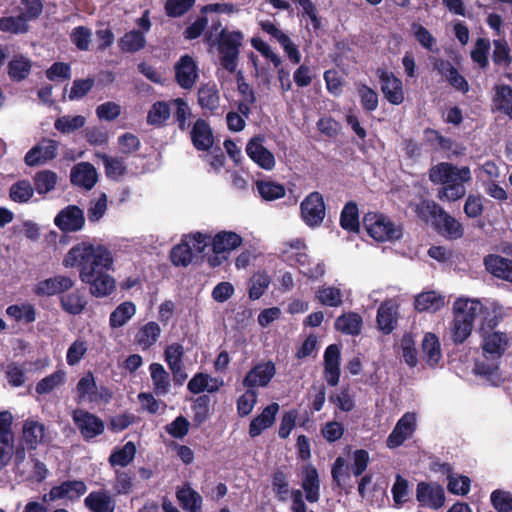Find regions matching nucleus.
Here are the masks:
<instances>
[{"instance_id":"bf43d9fd","label":"nucleus","mask_w":512,"mask_h":512,"mask_svg":"<svg viewBox=\"0 0 512 512\" xmlns=\"http://www.w3.org/2000/svg\"><path fill=\"white\" fill-rule=\"evenodd\" d=\"M357 91L362 108L367 112L375 111L378 107L377 92L364 83L357 86Z\"/></svg>"},{"instance_id":"9d476101","label":"nucleus","mask_w":512,"mask_h":512,"mask_svg":"<svg viewBox=\"0 0 512 512\" xmlns=\"http://www.w3.org/2000/svg\"><path fill=\"white\" fill-rule=\"evenodd\" d=\"M376 75L381 84V91L385 99L393 104L400 105L404 101L403 83L400 78L391 71L384 68H378Z\"/></svg>"},{"instance_id":"6e6552de","label":"nucleus","mask_w":512,"mask_h":512,"mask_svg":"<svg viewBox=\"0 0 512 512\" xmlns=\"http://www.w3.org/2000/svg\"><path fill=\"white\" fill-rule=\"evenodd\" d=\"M416 500L419 507L438 510L445 504L444 488L436 482L421 481L416 486Z\"/></svg>"},{"instance_id":"c9c22d12","label":"nucleus","mask_w":512,"mask_h":512,"mask_svg":"<svg viewBox=\"0 0 512 512\" xmlns=\"http://www.w3.org/2000/svg\"><path fill=\"white\" fill-rule=\"evenodd\" d=\"M6 314L17 323L30 324L36 321L37 312L33 304L24 302L6 308Z\"/></svg>"},{"instance_id":"de8ad7c7","label":"nucleus","mask_w":512,"mask_h":512,"mask_svg":"<svg viewBox=\"0 0 512 512\" xmlns=\"http://www.w3.org/2000/svg\"><path fill=\"white\" fill-rule=\"evenodd\" d=\"M76 391L80 400L97 401V384L91 371L79 379Z\"/></svg>"},{"instance_id":"2eb2a0df","label":"nucleus","mask_w":512,"mask_h":512,"mask_svg":"<svg viewBox=\"0 0 512 512\" xmlns=\"http://www.w3.org/2000/svg\"><path fill=\"white\" fill-rule=\"evenodd\" d=\"M58 142L55 140H43L32 147L25 155V164L29 167L42 165L57 156Z\"/></svg>"},{"instance_id":"5701e85b","label":"nucleus","mask_w":512,"mask_h":512,"mask_svg":"<svg viewBox=\"0 0 512 512\" xmlns=\"http://www.w3.org/2000/svg\"><path fill=\"white\" fill-rule=\"evenodd\" d=\"M98 180L95 167L89 162H81L71 169L70 181L86 190L92 189Z\"/></svg>"},{"instance_id":"7ed1b4c3","label":"nucleus","mask_w":512,"mask_h":512,"mask_svg":"<svg viewBox=\"0 0 512 512\" xmlns=\"http://www.w3.org/2000/svg\"><path fill=\"white\" fill-rule=\"evenodd\" d=\"M483 309L479 300L458 298L453 304L451 339L456 345L464 343L471 335L474 321Z\"/></svg>"},{"instance_id":"f8f14e48","label":"nucleus","mask_w":512,"mask_h":512,"mask_svg":"<svg viewBox=\"0 0 512 512\" xmlns=\"http://www.w3.org/2000/svg\"><path fill=\"white\" fill-rule=\"evenodd\" d=\"M54 223L65 233L80 231L85 224L83 210L76 205H68L56 215Z\"/></svg>"},{"instance_id":"b1692460","label":"nucleus","mask_w":512,"mask_h":512,"mask_svg":"<svg viewBox=\"0 0 512 512\" xmlns=\"http://www.w3.org/2000/svg\"><path fill=\"white\" fill-rule=\"evenodd\" d=\"M397 309L392 300L381 303L377 310L376 322L378 329L385 335L392 333L397 325Z\"/></svg>"},{"instance_id":"a878e982","label":"nucleus","mask_w":512,"mask_h":512,"mask_svg":"<svg viewBox=\"0 0 512 512\" xmlns=\"http://www.w3.org/2000/svg\"><path fill=\"white\" fill-rule=\"evenodd\" d=\"M302 488L309 503L318 502L320 498V480L318 471L312 464L303 467Z\"/></svg>"},{"instance_id":"4d7b16f0","label":"nucleus","mask_w":512,"mask_h":512,"mask_svg":"<svg viewBox=\"0 0 512 512\" xmlns=\"http://www.w3.org/2000/svg\"><path fill=\"white\" fill-rule=\"evenodd\" d=\"M443 208L433 200H422L415 207V213L419 219L424 222L431 220L432 225L434 224L435 218L441 212Z\"/></svg>"},{"instance_id":"aec40b11","label":"nucleus","mask_w":512,"mask_h":512,"mask_svg":"<svg viewBox=\"0 0 512 512\" xmlns=\"http://www.w3.org/2000/svg\"><path fill=\"white\" fill-rule=\"evenodd\" d=\"M341 352L337 344L329 345L324 352V376L331 387L338 385L340 380Z\"/></svg>"},{"instance_id":"dca6fc26","label":"nucleus","mask_w":512,"mask_h":512,"mask_svg":"<svg viewBox=\"0 0 512 512\" xmlns=\"http://www.w3.org/2000/svg\"><path fill=\"white\" fill-rule=\"evenodd\" d=\"M491 111L512 121V87L496 84L491 97Z\"/></svg>"},{"instance_id":"4468645a","label":"nucleus","mask_w":512,"mask_h":512,"mask_svg":"<svg viewBox=\"0 0 512 512\" xmlns=\"http://www.w3.org/2000/svg\"><path fill=\"white\" fill-rule=\"evenodd\" d=\"M264 138L255 136L251 138L246 145V154L260 168L271 171L274 169L276 161L273 153L263 145Z\"/></svg>"},{"instance_id":"0eeeda50","label":"nucleus","mask_w":512,"mask_h":512,"mask_svg":"<svg viewBox=\"0 0 512 512\" xmlns=\"http://www.w3.org/2000/svg\"><path fill=\"white\" fill-rule=\"evenodd\" d=\"M72 419L81 436L87 442L101 435L105 430L104 421L87 410H74Z\"/></svg>"},{"instance_id":"ea45409f","label":"nucleus","mask_w":512,"mask_h":512,"mask_svg":"<svg viewBox=\"0 0 512 512\" xmlns=\"http://www.w3.org/2000/svg\"><path fill=\"white\" fill-rule=\"evenodd\" d=\"M444 297L435 291L422 292L416 296L414 307L419 312H436L444 306Z\"/></svg>"},{"instance_id":"49530a36","label":"nucleus","mask_w":512,"mask_h":512,"mask_svg":"<svg viewBox=\"0 0 512 512\" xmlns=\"http://www.w3.org/2000/svg\"><path fill=\"white\" fill-rule=\"evenodd\" d=\"M256 188L264 201H274L286 195L285 186L271 180H257Z\"/></svg>"},{"instance_id":"bb28decb","label":"nucleus","mask_w":512,"mask_h":512,"mask_svg":"<svg viewBox=\"0 0 512 512\" xmlns=\"http://www.w3.org/2000/svg\"><path fill=\"white\" fill-rule=\"evenodd\" d=\"M32 70V61L23 54H16L7 64V75L12 82L27 79Z\"/></svg>"},{"instance_id":"2f4dec72","label":"nucleus","mask_w":512,"mask_h":512,"mask_svg":"<svg viewBox=\"0 0 512 512\" xmlns=\"http://www.w3.org/2000/svg\"><path fill=\"white\" fill-rule=\"evenodd\" d=\"M46 427L36 420H26L23 426V439L29 450H35L44 442Z\"/></svg>"},{"instance_id":"f257e3e1","label":"nucleus","mask_w":512,"mask_h":512,"mask_svg":"<svg viewBox=\"0 0 512 512\" xmlns=\"http://www.w3.org/2000/svg\"><path fill=\"white\" fill-rule=\"evenodd\" d=\"M66 268L77 267L82 283L96 298L109 296L116 288L115 279L108 273L113 266L111 252L103 245L82 242L73 246L63 259Z\"/></svg>"},{"instance_id":"c03bdc74","label":"nucleus","mask_w":512,"mask_h":512,"mask_svg":"<svg viewBox=\"0 0 512 512\" xmlns=\"http://www.w3.org/2000/svg\"><path fill=\"white\" fill-rule=\"evenodd\" d=\"M136 451L135 443L128 441L121 448H116L112 451L108 462L112 467H126L134 460Z\"/></svg>"},{"instance_id":"9b49d317","label":"nucleus","mask_w":512,"mask_h":512,"mask_svg":"<svg viewBox=\"0 0 512 512\" xmlns=\"http://www.w3.org/2000/svg\"><path fill=\"white\" fill-rule=\"evenodd\" d=\"M417 427L416 416L414 413H405L396 423L392 432L389 434L386 444L390 449L401 446L407 439L412 437Z\"/></svg>"},{"instance_id":"8fccbe9b","label":"nucleus","mask_w":512,"mask_h":512,"mask_svg":"<svg viewBox=\"0 0 512 512\" xmlns=\"http://www.w3.org/2000/svg\"><path fill=\"white\" fill-rule=\"evenodd\" d=\"M171 115V109L167 102L157 101L155 102L147 114V123L153 126L161 127L169 119Z\"/></svg>"},{"instance_id":"a18cd8bd","label":"nucleus","mask_w":512,"mask_h":512,"mask_svg":"<svg viewBox=\"0 0 512 512\" xmlns=\"http://www.w3.org/2000/svg\"><path fill=\"white\" fill-rule=\"evenodd\" d=\"M154 392L157 395H166L170 388V376L160 363H152L149 366Z\"/></svg>"},{"instance_id":"6ab92c4d","label":"nucleus","mask_w":512,"mask_h":512,"mask_svg":"<svg viewBox=\"0 0 512 512\" xmlns=\"http://www.w3.org/2000/svg\"><path fill=\"white\" fill-rule=\"evenodd\" d=\"M486 271L493 277L512 284V259L499 254H488L483 259Z\"/></svg>"},{"instance_id":"423d86ee","label":"nucleus","mask_w":512,"mask_h":512,"mask_svg":"<svg viewBox=\"0 0 512 512\" xmlns=\"http://www.w3.org/2000/svg\"><path fill=\"white\" fill-rule=\"evenodd\" d=\"M301 218L309 227H318L322 224L325 214V202L321 193L314 191L308 194L300 205Z\"/></svg>"},{"instance_id":"cd10ccee","label":"nucleus","mask_w":512,"mask_h":512,"mask_svg":"<svg viewBox=\"0 0 512 512\" xmlns=\"http://www.w3.org/2000/svg\"><path fill=\"white\" fill-rule=\"evenodd\" d=\"M242 237L232 231L218 232L212 238V251L215 254H229L242 244Z\"/></svg>"},{"instance_id":"09e8293b","label":"nucleus","mask_w":512,"mask_h":512,"mask_svg":"<svg viewBox=\"0 0 512 512\" xmlns=\"http://www.w3.org/2000/svg\"><path fill=\"white\" fill-rule=\"evenodd\" d=\"M29 24L24 16H5L0 18V31L13 35L25 34L29 31Z\"/></svg>"},{"instance_id":"338daca9","label":"nucleus","mask_w":512,"mask_h":512,"mask_svg":"<svg viewBox=\"0 0 512 512\" xmlns=\"http://www.w3.org/2000/svg\"><path fill=\"white\" fill-rule=\"evenodd\" d=\"M211 399L208 395H200L198 396L192 405V410L194 413V422L198 425L204 423L209 417V408H210Z\"/></svg>"},{"instance_id":"6e6d98bb","label":"nucleus","mask_w":512,"mask_h":512,"mask_svg":"<svg viewBox=\"0 0 512 512\" xmlns=\"http://www.w3.org/2000/svg\"><path fill=\"white\" fill-rule=\"evenodd\" d=\"M272 490L279 501H286L289 495V480L286 473L276 469L271 476Z\"/></svg>"},{"instance_id":"c85d7f7f","label":"nucleus","mask_w":512,"mask_h":512,"mask_svg":"<svg viewBox=\"0 0 512 512\" xmlns=\"http://www.w3.org/2000/svg\"><path fill=\"white\" fill-rule=\"evenodd\" d=\"M422 356L428 366L435 368L442 359L441 345L434 333H426L421 344Z\"/></svg>"},{"instance_id":"473e14b6","label":"nucleus","mask_w":512,"mask_h":512,"mask_svg":"<svg viewBox=\"0 0 512 512\" xmlns=\"http://www.w3.org/2000/svg\"><path fill=\"white\" fill-rule=\"evenodd\" d=\"M59 303L62 310L70 315L81 314L87 306L85 296L78 289L65 292L59 297Z\"/></svg>"},{"instance_id":"680f3d73","label":"nucleus","mask_w":512,"mask_h":512,"mask_svg":"<svg viewBox=\"0 0 512 512\" xmlns=\"http://www.w3.org/2000/svg\"><path fill=\"white\" fill-rule=\"evenodd\" d=\"M257 391L252 388H247V390L238 398L237 400V413L240 417L248 416L256 402H257Z\"/></svg>"},{"instance_id":"a19ab883","label":"nucleus","mask_w":512,"mask_h":512,"mask_svg":"<svg viewBox=\"0 0 512 512\" xmlns=\"http://www.w3.org/2000/svg\"><path fill=\"white\" fill-rule=\"evenodd\" d=\"M340 226L342 229L358 233L360 231L359 210L354 201L347 202L340 214Z\"/></svg>"},{"instance_id":"79ce46f5","label":"nucleus","mask_w":512,"mask_h":512,"mask_svg":"<svg viewBox=\"0 0 512 512\" xmlns=\"http://www.w3.org/2000/svg\"><path fill=\"white\" fill-rule=\"evenodd\" d=\"M136 313V306L131 301H125L119 304L109 316V325L111 328H120L124 326Z\"/></svg>"},{"instance_id":"a211bd4d","label":"nucleus","mask_w":512,"mask_h":512,"mask_svg":"<svg viewBox=\"0 0 512 512\" xmlns=\"http://www.w3.org/2000/svg\"><path fill=\"white\" fill-rule=\"evenodd\" d=\"M175 79L183 89H191L198 77L197 65L192 56L185 54L175 64Z\"/></svg>"},{"instance_id":"7c9ffc66","label":"nucleus","mask_w":512,"mask_h":512,"mask_svg":"<svg viewBox=\"0 0 512 512\" xmlns=\"http://www.w3.org/2000/svg\"><path fill=\"white\" fill-rule=\"evenodd\" d=\"M85 506L91 512H114L116 503L106 491H92L84 500Z\"/></svg>"},{"instance_id":"e433bc0d","label":"nucleus","mask_w":512,"mask_h":512,"mask_svg":"<svg viewBox=\"0 0 512 512\" xmlns=\"http://www.w3.org/2000/svg\"><path fill=\"white\" fill-rule=\"evenodd\" d=\"M362 324V317L355 312L344 313L335 320L336 330L352 336L360 334Z\"/></svg>"},{"instance_id":"4be33fe9","label":"nucleus","mask_w":512,"mask_h":512,"mask_svg":"<svg viewBox=\"0 0 512 512\" xmlns=\"http://www.w3.org/2000/svg\"><path fill=\"white\" fill-rule=\"evenodd\" d=\"M190 137L194 148L198 151H208L214 144L213 131L209 123L202 118L194 122Z\"/></svg>"},{"instance_id":"3c124183","label":"nucleus","mask_w":512,"mask_h":512,"mask_svg":"<svg viewBox=\"0 0 512 512\" xmlns=\"http://www.w3.org/2000/svg\"><path fill=\"white\" fill-rule=\"evenodd\" d=\"M331 475L333 483L338 488L343 489L346 486L350 485V468L346 465V461L343 457H337L335 459L331 469Z\"/></svg>"},{"instance_id":"774afa93","label":"nucleus","mask_w":512,"mask_h":512,"mask_svg":"<svg viewBox=\"0 0 512 512\" xmlns=\"http://www.w3.org/2000/svg\"><path fill=\"white\" fill-rule=\"evenodd\" d=\"M491 503L498 512H512V494L503 490L491 493Z\"/></svg>"},{"instance_id":"603ef678","label":"nucleus","mask_w":512,"mask_h":512,"mask_svg":"<svg viewBox=\"0 0 512 512\" xmlns=\"http://www.w3.org/2000/svg\"><path fill=\"white\" fill-rule=\"evenodd\" d=\"M34 189L43 195L52 191L57 183V174L51 170L39 171L34 176Z\"/></svg>"},{"instance_id":"ddd939ff","label":"nucleus","mask_w":512,"mask_h":512,"mask_svg":"<svg viewBox=\"0 0 512 512\" xmlns=\"http://www.w3.org/2000/svg\"><path fill=\"white\" fill-rule=\"evenodd\" d=\"M276 374L272 361L257 363L245 375L242 384L246 388L266 387Z\"/></svg>"},{"instance_id":"72a5a7b5","label":"nucleus","mask_w":512,"mask_h":512,"mask_svg":"<svg viewBox=\"0 0 512 512\" xmlns=\"http://www.w3.org/2000/svg\"><path fill=\"white\" fill-rule=\"evenodd\" d=\"M161 328L157 322L150 321L139 328L135 335V343L142 349H150L159 339Z\"/></svg>"},{"instance_id":"69168bd1","label":"nucleus","mask_w":512,"mask_h":512,"mask_svg":"<svg viewBox=\"0 0 512 512\" xmlns=\"http://www.w3.org/2000/svg\"><path fill=\"white\" fill-rule=\"evenodd\" d=\"M271 282L270 276L266 273H257L251 278L249 287V298L252 300L259 299L268 288Z\"/></svg>"},{"instance_id":"58836bf2","label":"nucleus","mask_w":512,"mask_h":512,"mask_svg":"<svg viewBox=\"0 0 512 512\" xmlns=\"http://www.w3.org/2000/svg\"><path fill=\"white\" fill-rule=\"evenodd\" d=\"M189 236H183L180 243L170 251V260L174 266L187 267L193 260V250L188 241Z\"/></svg>"},{"instance_id":"412c9836","label":"nucleus","mask_w":512,"mask_h":512,"mask_svg":"<svg viewBox=\"0 0 512 512\" xmlns=\"http://www.w3.org/2000/svg\"><path fill=\"white\" fill-rule=\"evenodd\" d=\"M197 103L204 115H214L220 106V92L215 83L201 84L197 92Z\"/></svg>"},{"instance_id":"f704fd0d","label":"nucleus","mask_w":512,"mask_h":512,"mask_svg":"<svg viewBox=\"0 0 512 512\" xmlns=\"http://www.w3.org/2000/svg\"><path fill=\"white\" fill-rule=\"evenodd\" d=\"M176 498L185 511L201 510L202 497L189 483L177 488Z\"/></svg>"},{"instance_id":"20e7f679","label":"nucleus","mask_w":512,"mask_h":512,"mask_svg":"<svg viewBox=\"0 0 512 512\" xmlns=\"http://www.w3.org/2000/svg\"><path fill=\"white\" fill-rule=\"evenodd\" d=\"M244 35L241 31L220 30L217 36V50L221 66L230 73L235 72L243 44Z\"/></svg>"},{"instance_id":"393cba45","label":"nucleus","mask_w":512,"mask_h":512,"mask_svg":"<svg viewBox=\"0 0 512 512\" xmlns=\"http://www.w3.org/2000/svg\"><path fill=\"white\" fill-rule=\"evenodd\" d=\"M279 411V405L273 402L266 406L262 412L254 417L249 425V436L255 438L262 434L264 430L270 428L276 419V415Z\"/></svg>"},{"instance_id":"39448f33","label":"nucleus","mask_w":512,"mask_h":512,"mask_svg":"<svg viewBox=\"0 0 512 512\" xmlns=\"http://www.w3.org/2000/svg\"><path fill=\"white\" fill-rule=\"evenodd\" d=\"M368 235L378 242L395 241L402 237V229L381 213L368 212L363 217Z\"/></svg>"},{"instance_id":"c756f323","label":"nucleus","mask_w":512,"mask_h":512,"mask_svg":"<svg viewBox=\"0 0 512 512\" xmlns=\"http://www.w3.org/2000/svg\"><path fill=\"white\" fill-rule=\"evenodd\" d=\"M508 336L504 332L495 331L483 336L482 349L496 358H500L508 348Z\"/></svg>"},{"instance_id":"4c0bfd02","label":"nucleus","mask_w":512,"mask_h":512,"mask_svg":"<svg viewBox=\"0 0 512 512\" xmlns=\"http://www.w3.org/2000/svg\"><path fill=\"white\" fill-rule=\"evenodd\" d=\"M97 157L102 160L107 178L120 180L127 174V166L122 157H111L106 153H98Z\"/></svg>"},{"instance_id":"37998d69","label":"nucleus","mask_w":512,"mask_h":512,"mask_svg":"<svg viewBox=\"0 0 512 512\" xmlns=\"http://www.w3.org/2000/svg\"><path fill=\"white\" fill-rule=\"evenodd\" d=\"M146 45V39L140 30L126 32L118 41L119 49L124 53H135Z\"/></svg>"},{"instance_id":"1a4fd4ad","label":"nucleus","mask_w":512,"mask_h":512,"mask_svg":"<svg viewBox=\"0 0 512 512\" xmlns=\"http://www.w3.org/2000/svg\"><path fill=\"white\" fill-rule=\"evenodd\" d=\"M75 285V281L67 276L58 274L53 277L39 281L32 288L35 296L44 298L52 296H62L65 292L70 291Z\"/></svg>"},{"instance_id":"5fc2aeb1","label":"nucleus","mask_w":512,"mask_h":512,"mask_svg":"<svg viewBox=\"0 0 512 512\" xmlns=\"http://www.w3.org/2000/svg\"><path fill=\"white\" fill-rule=\"evenodd\" d=\"M65 382V372L62 370H57L52 374L41 379L35 387V391L40 394H48L52 392L55 388L64 384Z\"/></svg>"},{"instance_id":"e2e57ef3","label":"nucleus","mask_w":512,"mask_h":512,"mask_svg":"<svg viewBox=\"0 0 512 512\" xmlns=\"http://www.w3.org/2000/svg\"><path fill=\"white\" fill-rule=\"evenodd\" d=\"M316 297L321 304L326 306L338 307L342 304V293L335 287L319 288Z\"/></svg>"},{"instance_id":"f03ea898","label":"nucleus","mask_w":512,"mask_h":512,"mask_svg":"<svg viewBox=\"0 0 512 512\" xmlns=\"http://www.w3.org/2000/svg\"><path fill=\"white\" fill-rule=\"evenodd\" d=\"M429 179L434 184H441L437 198L440 201L455 202L466 194L464 184L471 180L469 167L458 168L449 162H440L429 170Z\"/></svg>"},{"instance_id":"0e129e2a","label":"nucleus","mask_w":512,"mask_h":512,"mask_svg":"<svg viewBox=\"0 0 512 512\" xmlns=\"http://www.w3.org/2000/svg\"><path fill=\"white\" fill-rule=\"evenodd\" d=\"M91 36L92 32L90 28L86 26H77L72 29L70 39L78 50L87 51L89 50Z\"/></svg>"},{"instance_id":"13d9d810","label":"nucleus","mask_w":512,"mask_h":512,"mask_svg":"<svg viewBox=\"0 0 512 512\" xmlns=\"http://www.w3.org/2000/svg\"><path fill=\"white\" fill-rule=\"evenodd\" d=\"M34 193V188L27 180H19L15 182L9 191V196L16 203L28 202Z\"/></svg>"},{"instance_id":"864d4df0","label":"nucleus","mask_w":512,"mask_h":512,"mask_svg":"<svg viewBox=\"0 0 512 512\" xmlns=\"http://www.w3.org/2000/svg\"><path fill=\"white\" fill-rule=\"evenodd\" d=\"M86 119L82 115L59 117L54 122L56 130L63 134L73 133L85 125Z\"/></svg>"},{"instance_id":"052dcab7","label":"nucleus","mask_w":512,"mask_h":512,"mask_svg":"<svg viewBox=\"0 0 512 512\" xmlns=\"http://www.w3.org/2000/svg\"><path fill=\"white\" fill-rule=\"evenodd\" d=\"M401 349L402 356L405 363L410 367H415L418 363L417 349L415 347V341L413 335L405 333L401 338Z\"/></svg>"},{"instance_id":"f3484780","label":"nucleus","mask_w":512,"mask_h":512,"mask_svg":"<svg viewBox=\"0 0 512 512\" xmlns=\"http://www.w3.org/2000/svg\"><path fill=\"white\" fill-rule=\"evenodd\" d=\"M434 224V230L448 240H457L463 237V225L444 209L437 215Z\"/></svg>"}]
</instances>
